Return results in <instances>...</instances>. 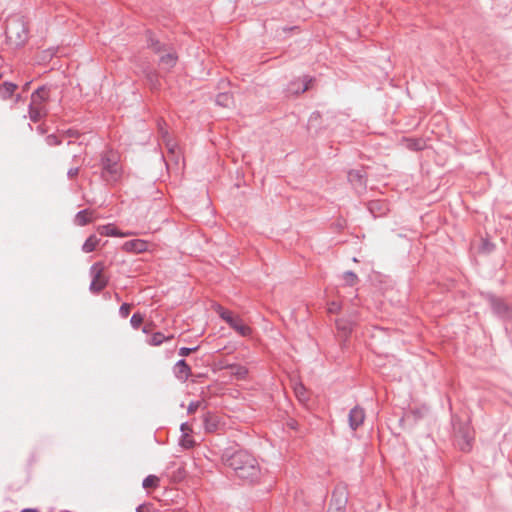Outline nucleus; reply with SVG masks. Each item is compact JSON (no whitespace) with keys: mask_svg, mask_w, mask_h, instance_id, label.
<instances>
[{"mask_svg":"<svg viewBox=\"0 0 512 512\" xmlns=\"http://www.w3.org/2000/svg\"><path fill=\"white\" fill-rule=\"evenodd\" d=\"M340 310V305L336 302H331L328 306L329 313H338Z\"/></svg>","mask_w":512,"mask_h":512,"instance_id":"nucleus-27","label":"nucleus"},{"mask_svg":"<svg viewBox=\"0 0 512 512\" xmlns=\"http://www.w3.org/2000/svg\"><path fill=\"white\" fill-rule=\"evenodd\" d=\"M219 316L229 324V326L234 329L241 336H249L252 332L251 328L244 323V321L239 317L233 315V313L227 309H224L221 306H217L216 308Z\"/></svg>","mask_w":512,"mask_h":512,"instance_id":"nucleus-3","label":"nucleus"},{"mask_svg":"<svg viewBox=\"0 0 512 512\" xmlns=\"http://www.w3.org/2000/svg\"><path fill=\"white\" fill-rule=\"evenodd\" d=\"M300 87H298V85H296V83H292L290 86H289V91L291 93H295V94H298L300 93Z\"/></svg>","mask_w":512,"mask_h":512,"instance_id":"nucleus-32","label":"nucleus"},{"mask_svg":"<svg viewBox=\"0 0 512 512\" xmlns=\"http://www.w3.org/2000/svg\"><path fill=\"white\" fill-rule=\"evenodd\" d=\"M175 370L177 378L182 381L186 380L191 373L190 367L185 362V360L178 361L175 366Z\"/></svg>","mask_w":512,"mask_h":512,"instance_id":"nucleus-12","label":"nucleus"},{"mask_svg":"<svg viewBox=\"0 0 512 512\" xmlns=\"http://www.w3.org/2000/svg\"><path fill=\"white\" fill-rule=\"evenodd\" d=\"M365 419V412L362 408L356 406L349 413V424L352 429L359 427Z\"/></svg>","mask_w":512,"mask_h":512,"instance_id":"nucleus-8","label":"nucleus"},{"mask_svg":"<svg viewBox=\"0 0 512 512\" xmlns=\"http://www.w3.org/2000/svg\"><path fill=\"white\" fill-rule=\"evenodd\" d=\"M104 271H105V267H104V264L101 262H97L91 267V276H92V281H91V285H90L91 291L99 292L102 289H104L105 286L107 285L108 279L105 276Z\"/></svg>","mask_w":512,"mask_h":512,"instance_id":"nucleus-6","label":"nucleus"},{"mask_svg":"<svg viewBox=\"0 0 512 512\" xmlns=\"http://www.w3.org/2000/svg\"><path fill=\"white\" fill-rule=\"evenodd\" d=\"M159 485V478L155 475H149L147 476L144 481H143V487L145 489H154L156 487H158Z\"/></svg>","mask_w":512,"mask_h":512,"instance_id":"nucleus-19","label":"nucleus"},{"mask_svg":"<svg viewBox=\"0 0 512 512\" xmlns=\"http://www.w3.org/2000/svg\"><path fill=\"white\" fill-rule=\"evenodd\" d=\"M18 100H20V96L19 95L16 96V101H18Z\"/></svg>","mask_w":512,"mask_h":512,"instance_id":"nucleus-41","label":"nucleus"},{"mask_svg":"<svg viewBox=\"0 0 512 512\" xmlns=\"http://www.w3.org/2000/svg\"><path fill=\"white\" fill-rule=\"evenodd\" d=\"M295 393L296 395L299 397V399H304V396H305V388L303 387V385L299 384V385H296L295 388Z\"/></svg>","mask_w":512,"mask_h":512,"instance_id":"nucleus-26","label":"nucleus"},{"mask_svg":"<svg viewBox=\"0 0 512 512\" xmlns=\"http://www.w3.org/2000/svg\"><path fill=\"white\" fill-rule=\"evenodd\" d=\"M137 512H153L150 504H143L137 508Z\"/></svg>","mask_w":512,"mask_h":512,"instance_id":"nucleus-30","label":"nucleus"},{"mask_svg":"<svg viewBox=\"0 0 512 512\" xmlns=\"http://www.w3.org/2000/svg\"><path fill=\"white\" fill-rule=\"evenodd\" d=\"M98 232L103 236H117V237H127L132 235V233H123L119 231L113 224H107L98 227Z\"/></svg>","mask_w":512,"mask_h":512,"instance_id":"nucleus-9","label":"nucleus"},{"mask_svg":"<svg viewBox=\"0 0 512 512\" xmlns=\"http://www.w3.org/2000/svg\"><path fill=\"white\" fill-rule=\"evenodd\" d=\"M408 146L414 150H421L425 147V143L422 140H407Z\"/></svg>","mask_w":512,"mask_h":512,"instance_id":"nucleus-22","label":"nucleus"},{"mask_svg":"<svg viewBox=\"0 0 512 512\" xmlns=\"http://www.w3.org/2000/svg\"><path fill=\"white\" fill-rule=\"evenodd\" d=\"M130 311H131V305L127 304V303L121 305V307L119 309L120 315L124 318H126L129 315Z\"/></svg>","mask_w":512,"mask_h":512,"instance_id":"nucleus-24","label":"nucleus"},{"mask_svg":"<svg viewBox=\"0 0 512 512\" xmlns=\"http://www.w3.org/2000/svg\"><path fill=\"white\" fill-rule=\"evenodd\" d=\"M149 243L142 239H134L126 241L122 245V249L129 253H142L148 250Z\"/></svg>","mask_w":512,"mask_h":512,"instance_id":"nucleus-7","label":"nucleus"},{"mask_svg":"<svg viewBox=\"0 0 512 512\" xmlns=\"http://www.w3.org/2000/svg\"><path fill=\"white\" fill-rule=\"evenodd\" d=\"M118 156L115 153H109L103 160V175L107 181H117L120 177V166L118 165Z\"/></svg>","mask_w":512,"mask_h":512,"instance_id":"nucleus-5","label":"nucleus"},{"mask_svg":"<svg viewBox=\"0 0 512 512\" xmlns=\"http://www.w3.org/2000/svg\"><path fill=\"white\" fill-rule=\"evenodd\" d=\"M144 317L140 313H134L131 317L130 323L133 328L137 329L143 323Z\"/></svg>","mask_w":512,"mask_h":512,"instance_id":"nucleus-21","label":"nucleus"},{"mask_svg":"<svg viewBox=\"0 0 512 512\" xmlns=\"http://www.w3.org/2000/svg\"><path fill=\"white\" fill-rule=\"evenodd\" d=\"M29 84H30V83H26V84L24 85L23 89H24V90H27V89L29 88Z\"/></svg>","mask_w":512,"mask_h":512,"instance_id":"nucleus-39","label":"nucleus"},{"mask_svg":"<svg viewBox=\"0 0 512 512\" xmlns=\"http://www.w3.org/2000/svg\"><path fill=\"white\" fill-rule=\"evenodd\" d=\"M229 99H230L229 95L221 94V95L218 96L217 101L219 103H222V102H227Z\"/></svg>","mask_w":512,"mask_h":512,"instance_id":"nucleus-33","label":"nucleus"},{"mask_svg":"<svg viewBox=\"0 0 512 512\" xmlns=\"http://www.w3.org/2000/svg\"><path fill=\"white\" fill-rule=\"evenodd\" d=\"M217 423H218V420H217L216 416H214L210 413H207L204 416V427L207 432L215 431L217 428Z\"/></svg>","mask_w":512,"mask_h":512,"instance_id":"nucleus-15","label":"nucleus"},{"mask_svg":"<svg viewBox=\"0 0 512 512\" xmlns=\"http://www.w3.org/2000/svg\"><path fill=\"white\" fill-rule=\"evenodd\" d=\"M78 174V169L75 168V169H70L69 172H68V175L72 178L74 176H76Z\"/></svg>","mask_w":512,"mask_h":512,"instance_id":"nucleus-34","label":"nucleus"},{"mask_svg":"<svg viewBox=\"0 0 512 512\" xmlns=\"http://www.w3.org/2000/svg\"><path fill=\"white\" fill-rule=\"evenodd\" d=\"M223 368L228 369L229 375L236 379H244L248 374L247 368L238 364L223 366ZM220 369H222V367H220Z\"/></svg>","mask_w":512,"mask_h":512,"instance_id":"nucleus-10","label":"nucleus"},{"mask_svg":"<svg viewBox=\"0 0 512 512\" xmlns=\"http://www.w3.org/2000/svg\"><path fill=\"white\" fill-rule=\"evenodd\" d=\"M49 144H58L55 136H49L48 137Z\"/></svg>","mask_w":512,"mask_h":512,"instance_id":"nucleus-35","label":"nucleus"},{"mask_svg":"<svg viewBox=\"0 0 512 512\" xmlns=\"http://www.w3.org/2000/svg\"><path fill=\"white\" fill-rule=\"evenodd\" d=\"M49 98V92L45 87L37 89L31 95L29 105V118L33 122H38L46 115V102Z\"/></svg>","mask_w":512,"mask_h":512,"instance_id":"nucleus-2","label":"nucleus"},{"mask_svg":"<svg viewBox=\"0 0 512 512\" xmlns=\"http://www.w3.org/2000/svg\"><path fill=\"white\" fill-rule=\"evenodd\" d=\"M462 450H469L470 449V443H466L465 446L461 447Z\"/></svg>","mask_w":512,"mask_h":512,"instance_id":"nucleus-37","label":"nucleus"},{"mask_svg":"<svg viewBox=\"0 0 512 512\" xmlns=\"http://www.w3.org/2000/svg\"><path fill=\"white\" fill-rule=\"evenodd\" d=\"M336 325L338 332L347 339L352 331L353 323L348 319L341 318L336 321Z\"/></svg>","mask_w":512,"mask_h":512,"instance_id":"nucleus-11","label":"nucleus"},{"mask_svg":"<svg viewBox=\"0 0 512 512\" xmlns=\"http://www.w3.org/2000/svg\"><path fill=\"white\" fill-rule=\"evenodd\" d=\"M346 499L338 498L332 500L327 512H345Z\"/></svg>","mask_w":512,"mask_h":512,"instance_id":"nucleus-16","label":"nucleus"},{"mask_svg":"<svg viewBox=\"0 0 512 512\" xmlns=\"http://www.w3.org/2000/svg\"><path fill=\"white\" fill-rule=\"evenodd\" d=\"M344 278L349 285H354L357 282V275L353 272H346Z\"/></svg>","mask_w":512,"mask_h":512,"instance_id":"nucleus-23","label":"nucleus"},{"mask_svg":"<svg viewBox=\"0 0 512 512\" xmlns=\"http://www.w3.org/2000/svg\"><path fill=\"white\" fill-rule=\"evenodd\" d=\"M22 512H38L36 509H24Z\"/></svg>","mask_w":512,"mask_h":512,"instance_id":"nucleus-38","label":"nucleus"},{"mask_svg":"<svg viewBox=\"0 0 512 512\" xmlns=\"http://www.w3.org/2000/svg\"><path fill=\"white\" fill-rule=\"evenodd\" d=\"M99 244V239L95 235H91L87 238L85 243L83 244V251L86 253H90L96 249Z\"/></svg>","mask_w":512,"mask_h":512,"instance_id":"nucleus-17","label":"nucleus"},{"mask_svg":"<svg viewBox=\"0 0 512 512\" xmlns=\"http://www.w3.org/2000/svg\"><path fill=\"white\" fill-rule=\"evenodd\" d=\"M229 465L241 479L255 481L260 476L257 460L247 452L238 451L234 453L229 460Z\"/></svg>","mask_w":512,"mask_h":512,"instance_id":"nucleus-1","label":"nucleus"},{"mask_svg":"<svg viewBox=\"0 0 512 512\" xmlns=\"http://www.w3.org/2000/svg\"><path fill=\"white\" fill-rule=\"evenodd\" d=\"M172 337H165L162 333H155L152 335L150 341H149V344L150 345H153V346H158L160 345L161 343H163L164 340H169L171 339Z\"/></svg>","mask_w":512,"mask_h":512,"instance_id":"nucleus-20","label":"nucleus"},{"mask_svg":"<svg viewBox=\"0 0 512 512\" xmlns=\"http://www.w3.org/2000/svg\"><path fill=\"white\" fill-rule=\"evenodd\" d=\"M181 445L185 448H190L193 446V441L187 434H185L181 439Z\"/></svg>","mask_w":512,"mask_h":512,"instance_id":"nucleus-25","label":"nucleus"},{"mask_svg":"<svg viewBox=\"0 0 512 512\" xmlns=\"http://www.w3.org/2000/svg\"><path fill=\"white\" fill-rule=\"evenodd\" d=\"M301 82L303 83V87L301 88L300 92H305L306 90H308L309 84L312 82V79L304 78L303 80H301Z\"/></svg>","mask_w":512,"mask_h":512,"instance_id":"nucleus-31","label":"nucleus"},{"mask_svg":"<svg viewBox=\"0 0 512 512\" xmlns=\"http://www.w3.org/2000/svg\"><path fill=\"white\" fill-rule=\"evenodd\" d=\"M176 61L177 57L172 53H168L160 59L161 64L166 68L173 67L176 64Z\"/></svg>","mask_w":512,"mask_h":512,"instance_id":"nucleus-18","label":"nucleus"},{"mask_svg":"<svg viewBox=\"0 0 512 512\" xmlns=\"http://www.w3.org/2000/svg\"><path fill=\"white\" fill-rule=\"evenodd\" d=\"M93 219V213L88 210H84L79 212L76 215L75 222L79 226L86 225L87 223L91 222Z\"/></svg>","mask_w":512,"mask_h":512,"instance_id":"nucleus-14","label":"nucleus"},{"mask_svg":"<svg viewBox=\"0 0 512 512\" xmlns=\"http://www.w3.org/2000/svg\"><path fill=\"white\" fill-rule=\"evenodd\" d=\"M185 429H186V425H185V424H183V425H182V430L184 431Z\"/></svg>","mask_w":512,"mask_h":512,"instance_id":"nucleus-40","label":"nucleus"},{"mask_svg":"<svg viewBox=\"0 0 512 512\" xmlns=\"http://www.w3.org/2000/svg\"><path fill=\"white\" fill-rule=\"evenodd\" d=\"M17 89V85L11 82H4L0 85V97L3 100L11 98Z\"/></svg>","mask_w":512,"mask_h":512,"instance_id":"nucleus-13","label":"nucleus"},{"mask_svg":"<svg viewBox=\"0 0 512 512\" xmlns=\"http://www.w3.org/2000/svg\"><path fill=\"white\" fill-rule=\"evenodd\" d=\"M198 348L195 347V348H186V347H182L180 350H179V354L183 357L185 356H188L191 352L193 351H196Z\"/></svg>","mask_w":512,"mask_h":512,"instance_id":"nucleus-28","label":"nucleus"},{"mask_svg":"<svg viewBox=\"0 0 512 512\" xmlns=\"http://www.w3.org/2000/svg\"><path fill=\"white\" fill-rule=\"evenodd\" d=\"M201 405L200 402H192L189 406H188V413L189 414H193L197 411V409L199 408V406Z\"/></svg>","mask_w":512,"mask_h":512,"instance_id":"nucleus-29","label":"nucleus"},{"mask_svg":"<svg viewBox=\"0 0 512 512\" xmlns=\"http://www.w3.org/2000/svg\"><path fill=\"white\" fill-rule=\"evenodd\" d=\"M6 34L11 43L22 45L28 38V28L23 21L16 20L9 24Z\"/></svg>","mask_w":512,"mask_h":512,"instance_id":"nucleus-4","label":"nucleus"},{"mask_svg":"<svg viewBox=\"0 0 512 512\" xmlns=\"http://www.w3.org/2000/svg\"><path fill=\"white\" fill-rule=\"evenodd\" d=\"M150 330H151V327L148 325L144 326V328H143L144 333H148V332H150Z\"/></svg>","mask_w":512,"mask_h":512,"instance_id":"nucleus-36","label":"nucleus"}]
</instances>
